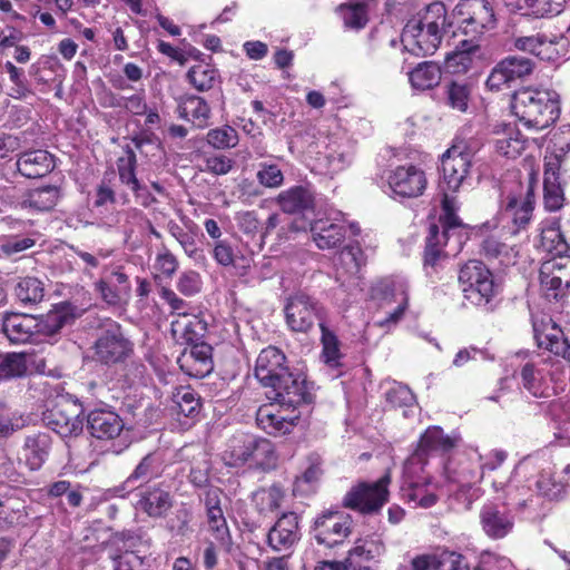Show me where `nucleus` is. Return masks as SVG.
<instances>
[{"label":"nucleus","instance_id":"f257e3e1","mask_svg":"<svg viewBox=\"0 0 570 570\" xmlns=\"http://www.w3.org/2000/svg\"><path fill=\"white\" fill-rule=\"evenodd\" d=\"M90 350L91 358L97 364L106 367L121 366L126 371L124 381L127 385H132L142 379L146 366L132 360L135 344L117 321L107 317L99 322Z\"/></svg>","mask_w":570,"mask_h":570},{"label":"nucleus","instance_id":"f03ea898","mask_svg":"<svg viewBox=\"0 0 570 570\" xmlns=\"http://www.w3.org/2000/svg\"><path fill=\"white\" fill-rule=\"evenodd\" d=\"M538 173L532 170L528 180L523 183L520 177L504 186L500 206V217L503 228L511 236H517L529 228L535 208V186Z\"/></svg>","mask_w":570,"mask_h":570},{"label":"nucleus","instance_id":"7ed1b4c3","mask_svg":"<svg viewBox=\"0 0 570 570\" xmlns=\"http://www.w3.org/2000/svg\"><path fill=\"white\" fill-rule=\"evenodd\" d=\"M222 460L229 468L249 463L263 472L273 471L278 465L275 445L268 439L246 432H237L227 440Z\"/></svg>","mask_w":570,"mask_h":570},{"label":"nucleus","instance_id":"20e7f679","mask_svg":"<svg viewBox=\"0 0 570 570\" xmlns=\"http://www.w3.org/2000/svg\"><path fill=\"white\" fill-rule=\"evenodd\" d=\"M511 110L524 127L542 130L559 118L560 102L554 92L524 88L512 96Z\"/></svg>","mask_w":570,"mask_h":570},{"label":"nucleus","instance_id":"39448f33","mask_svg":"<svg viewBox=\"0 0 570 570\" xmlns=\"http://www.w3.org/2000/svg\"><path fill=\"white\" fill-rule=\"evenodd\" d=\"M464 297L476 306L488 305L500 291L491 269L479 259L468 261L459 271Z\"/></svg>","mask_w":570,"mask_h":570},{"label":"nucleus","instance_id":"423d86ee","mask_svg":"<svg viewBox=\"0 0 570 570\" xmlns=\"http://www.w3.org/2000/svg\"><path fill=\"white\" fill-rule=\"evenodd\" d=\"M391 482L390 469L375 482H358L344 495L343 507L364 515L379 513L389 502Z\"/></svg>","mask_w":570,"mask_h":570},{"label":"nucleus","instance_id":"0eeeda50","mask_svg":"<svg viewBox=\"0 0 570 570\" xmlns=\"http://www.w3.org/2000/svg\"><path fill=\"white\" fill-rule=\"evenodd\" d=\"M461 33L478 42L498 23L493 3L490 0H460L455 7Z\"/></svg>","mask_w":570,"mask_h":570},{"label":"nucleus","instance_id":"6e6552de","mask_svg":"<svg viewBox=\"0 0 570 570\" xmlns=\"http://www.w3.org/2000/svg\"><path fill=\"white\" fill-rule=\"evenodd\" d=\"M83 405L71 394L61 395L45 413L48 428L63 439L77 438L83 431Z\"/></svg>","mask_w":570,"mask_h":570},{"label":"nucleus","instance_id":"1a4fd4ad","mask_svg":"<svg viewBox=\"0 0 570 570\" xmlns=\"http://www.w3.org/2000/svg\"><path fill=\"white\" fill-rule=\"evenodd\" d=\"M539 279L543 297L563 306L570 291V255H558L543 262Z\"/></svg>","mask_w":570,"mask_h":570},{"label":"nucleus","instance_id":"9d476101","mask_svg":"<svg viewBox=\"0 0 570 570\" xmlns=\"http://www.w3.org/2000/svg\"><path fill=\"white\" fill-rule=\"evenodd\" d=\"M285 323L291 332L308 333L315 322L325 323V311L313 296L296 292L292 294L284 306Z\"/></svg>","mask_w":570,"mask_h":570},{"label":"nucleus","instance_id":"9b49d317","mask_svg":"<svg viewBox=\"0 0 570 570\" xmlns=\"http://www.w3.org/2000/svg\"><path fill=\"white\" fill-rule=\"evenodd\" d=\"M268 389L266 396L269 401L278 404L282 409L292 407L293 412L301 405L311 404L314 401L312 384L305 376L293 373L291 370Z\"/></svg>","mask_w":570,"mask_h":570},{"label":"nucleus","instance_id":"f8f14e48","mask_svg":"<svg viewBox=\"0 0 570 570\" xmlns=\"http://www.w3.org/2000/svg\"><path fill=\"white\" fill-rule=\"evenodd\" d=\"M386 183L394 199H415L424 195L428 177L424 169L415 164L399 165L386 174Z\"/></svg>","mask_w":570,"mask_h":570},{"label":"nucleus","instance_id":"ddd939ff","mask_svg":"<svg viewBox=\"0 0 570 570\" xmlns=\"http://www.w3.org/2000/svg\"><path fill=\"white\" fill-rule=\"evenodd\" d=\"M472 166V155L464 144L452 145L442 156V193H458Z\"/></svg>","mask_w":570,"mask_h":570},{"label":"nucleus","instance_id":"4468645a","mask_svg":"<svg viewBox=\"0 0 570 570\" xmlns=\"http://www.w3.org/2000/svg\"><path fill=\"white\" fill-rule=\"evenodd\" d=\"M353 520L342 511H324L314 521L313 537L318 544L333 548L344 542L352 532Z\"/></svg>","mask_w":570,"mask_h":570},{"label":"nucleus","instance_id":"2eb2a0df","mask_svg":"<svg viewBox=\"0 0 570 570\" xmlns=\"http://www.w3.org/2000/svg\"><path fill=\"white\" fill-rule=\"evenodd\" d=\"M533 335L539 348L570 363V342L561 327L549 315L532 317Z\"/></svg>","mask_w":570,"mask_h":570},{"label":"nucleus","instance_id":"dca6fc26","mask_svg":"<svg viewBox=\"0 0 570 570\" xmlns=\"http://www.w3.org/2000/svg\"><path fill=\"white\" fill-rule=\"evenodd\" d=\"M564 38L561 35L540 31L531 36H520L513 39L517 50L531 53L544 61H557L563 56Z\"/></svg>","mask_w":570,"mask_h":570},{"label":"nucleus","instance_id":"f3484780","mask_svg":"<svg viewBox=\"0 0 570 570\" xmlns=\"http://www.w3.org/2000/svg\"><path fill=\"white\" fill-rule=\"evenodd\" d=\"M385 552L380 535L372 533L355 540L344 559L348 570H374Z\"/></svg>","mask_w":570,"mask_h":570},{"label":"nucleus","instance_id":"a211bd4d","mask_svg":"<svg viewBox=\"0 0 570 570\" xmlns=\"http://www.w3.org/2000/svg\"><path fill=\"white\" fill-rule=\"evenodd\" d=\"M301 518L296 512H283L266 534V544L275 552H287L301 540Z\"/></svg>","mask_w":570,"mask_h":570},{"label":"nucleus","instance_id":"6ab92c4d","mask_svg":"<svg viewBox=\"0 0 570 570\" xmlns=\"http://www.w3.org/2000/svg\"><path fill=\"white\" fill-rule=\"evenodd\" d=\"M452 236V233L441 228L439 224H430L423 256L425 268H432L436 272V267L442 259L455 255L460 250L461 240L458 239L454 245H451Z\"/></svg>","mask_w":570,"mask_h":570},{"label":"nucleus","instance_id":"aec40b11","mask_svg":"<svg viewBox=\"0 0 570 570\" xmlns=\"http://www.w3.org/2000/svg\"><path fill=\"white\" fill-rule=\"evenodd\" d=\"M288 371L285 353L274 345H268L256 358L254 375L262 386L268 389L283 379Z\"/></svg>","mask_w":570,"mask_h":570},{"label":"nucleus","instance_id":"412c9836","mask_svg":"<svg viewBox=\"0 0 570 570\" xmlns=\"http://www.w3.org/2000/svg\"><path fill=\"white\" fill-rule=\"evenodd\" d=\"M136 498V509L153 519L166 517L174 504L173 495L164 483L138 487Z\"/></svg>","mask_w":570,"mask_h":570},{"label":"nucleus","instance_id":"4be33fe9","mask_svg":"<svg viewBox=\"0 0 570 570\" xmlns=\"http://www.w3.org/2000/svg\"><path fill=\"white\" fill-rule=\"evenodd\" d=\"M86 428L90 436L99 441H111L120 435L124 420L110 406L97 407L86 415Z\"/></svg>","mask_w":570,"mask_h":570},{"label":"nucleus","instance_id":"5701e85b","mask_svg":"<svg viewBox=\"0 0 570 570\" xmlns=\"http://www.w3.org/2000/svg\"><path fill=\"white\" fill-rule=\"evenodd\" d=\"M213 346L198 342L187 345L177 358L180 370L190 377L203 379L214 370Z\"/></svg>","mask_w":570,"mask_h":570},{"label":"nucleus","instance_id":"b1692460","mask_svg":"<svg viewBox=\"0 0 570 570\" xmlns=\"http://www.w3.org/2000/svg\"><path fill=\"white\" fill-rule=\"evenodd\" d=\"M80 314L70 302H62L53 306L47 314L36 317L37 341L55 338L63 326L75 322Z\"/></svg>","mask_w":570,"mask_h":570},{"label":"nucleus","instance_id":"393cba45","mask_svg":"<svg viewBox=\"0 0 570 570\" xmlns=\"http://www.w3.org/2000/svg\"><path fill=\"white\" fill-rule=\"evenodd\" d=\"M550 373L533 362H527L517 373L519 387L537 399H548L553 395Z\"/></svg>","mask_w":570,"mask_h":570},{"label":"nucleus","instance_id":"a878e982","mask_svg":"<svg viewBox=\"0 0 570 570\" xmlns=\"http://www.w3.org/2000/svg\"><path fill=\"white\" fill-rule=\"evenodd\" d=\"M454 446V440L445 434L442 428L429 426L421 434L411 459L424 464L429 456L449 453Z\"/></svg>","mask_w":570,"mask_h":570},{"label":"nucleus","instance_id":"bb28decb","mask_svg":"<svg viewBox=\"0 0 570 570\" xmlns=\"http://www.w3.org/2000/svg\"><path fill=\"white\" fill-rule=\"evenodd\" d=\"M275 403L263 404L256 412V424L265 433L273 436L289 434L297 425L301 414L284 415L282 410H275Z\"/></svg>","mask_w":570,"mask_h":570},{"label":"nucleus","instance_id":"cd10ccee","mask_svg":"<svg viewBox=\"0 0 570 570\" xmlns=\"http://www.w3.org/2000/svg\"><path fill=\"white\" fill-rule=\"evenodd\" d=\"M442 37V35L424 28L405 24L401 35V41L404 49L416 57H425L433 55L438 50Z\"/></svg>","mask_w":570,"mask_h":570},{"label":"nucleus","instance_id":"c85d7f7f","mask_svg":"<svg viewBox=\"0 0 570 570\" xmlns=\"http://www.w3.org/2000/svg\"><path fill=\"white\" fill-rule=\"evenodd\" d=\"M479 517L483 532L493 540L505 538L514 525L513 517L493 502L483 504Z\"/></svg>","mask_w":570,"mask_h":570},{"label":"nucleus","instance_id":"c756f323","mask_svg":"<svg viewBox=\"0 0 570 570\" xmlns=\"http://www.w3.org/2000/svg\"><path fill=\"white\" fill-rule=\"evenodd\" d=\"M207 330V322L200 314L175 317L170 323L171 336L178 344L191 345L204 342Z\"/></svg>","mask_w":570,"mask_h":570},{"label":"nucleus","instance_id":"7c9ffc66","mask_svg":"<svg viewBox=\"0 0 570 570\" xmlns=\"http://www.w3.org/2000/svg\"><path fill=\"white\" fill-rule=\"evenodd\" d=\"M275 202L286 214H305L315 208V195L309 186H292L281 191Z\"/></svg>","mask_w":570,"mask_h":570},{"label":"nucleus","instance_id":"2f4dec72","mask_svg":"<svg viewBox=\"0 0 570 570\" xmlns=\"http://www.w3.org/2000/svg\"><path fill=\"white\" fill-rule=\"evenodd\" d=\"M36 316L21 313H10L3 317L2 331L13 344H24L37 341Z\"/></svg>","mask_w":570,"mask_h":570},{"label":"nucleus","instance_id":"473e14b6","mask_svg":"<svg viewBox=\"0 0 570 570\" xmlns=\"http://www.w3.org/2000/svg\"><path fill=\"white\" fill-rule=\"evenodd\" d=\"M52 446L51 436L39 432L28 435L22 445L23 458L21 461L30 472L39 471L47 461Z\"/></svg>","mask_w":570,"mask_h":570},{"label":"nucleus","instance_id":"72a5a7b5","mask_svg":"<svg viewBox=\"0 0 570 570\" xmlns=\"http://www.w3.org/2000/svg\"><path fill=\"white\" fill-rule=\"evenodd\" d=\"M494 153L507 159H517L527 148V138L511 125H504L502 130H495L492 139Z\"/></svg>","mask_w":570,"mask_h":570},{"label":"nucleus","instance_id":"f704fd0d","mask_svg":"<svg viewBox=\"0 0 570 570\" xmlns=\"http://www.w3.org/2000/svg\"><path fill=\"white\" fill-rule=\"evenodd\" d=\"M55 168L53 156L43 149L27 150L19 155L18 171L27 178H41Z\"/></svg>","mask_w":570,"mask_h":570},{"label":"nucleus","instance_id":"c9c22d12","mask_svg":"<svg viewBox=\"0 0 570 570\" xmlns=\"http://www.w3.org/2000/svg\"><path fill=\"white\" fill-rule=\"evenodd\" d=\"M405 24H412L416 28H424L429 31L442 35L448 23V11L443 2L433 1L424 7L416 14L407 20Z\"/></svg>","mask_w":570,"mask_h":570},{"label":"nucleus","instance_id":"e433bc0d","mask_svg":"<svg viewBox=\"0 0 570 570\" xmlns=\"http://www.w3.org/2000/svg\"><path fill=\"white\" fill-rule=\"evenodd\" d=\"M313 240L320 249L338 247L346 237V226L330 219H318L311 224Z\"/></svg>","mask_w":570,"mask_h":570},{"label":"nucleus","instance_id":"4c0bfd02","mask_svg":"<svg viewBox=\"0 0 570 570\" xmlns=\"http://www.w3.org/2000/svg\"><path fill=\"white\" fill-rule=\"evenodd\" d=\"M96 289L107 304L119 305L122 298L130 293L128 275L121 269L114 271L109 276L96 283Z\"/></svg>","mask_w":570,"mask_h":570},{"label":"nucleus","instance_id":"58836bf2","mask_svg":"<svg viewBox=\"0 0 570 570\" xmlns=\"http://www.w3.org/2000/svg\"><path fill=\"white\" fill-rule=\"evenodd\" d=\"M177 112L180 118L191 122L197 128H205L210 119V108L207 101L195 95L180 98Z\"/></svg>","mask_w":570,"mask_h":570},{"label":"nucleus","instance_id":"ea45409f","mask_svg":"<svg viewBox=\"0 0 570 570\" xmlns=\"http://www.w3.org/2000/svg\"><path fill=\"white\" fill-rule=\"evenodd\" d=\"M538 248L553 256L568 252L569 245L561 232L559 219L554 218L541 224Z\"/></svg>","mask_w":570,"mask_h":570},{"label":"nucleus","instance_id":"a19ab883","mask_svg":"<svg viewBox=\"0 0 570 570\" xmlns=\"http://www.w3.org/2000/svg\"><path fill=\"white\" fill-rule=\"evenodd\" d=\"M164 472L165 461L163 455L159 452H149L139 461L125 483L127 485L136 482H145L147 484L149 481L160 478Z\"/></svg>","mask_w":570,"mask_h":570},{"label":"nucleus","instance_id":"79ce46f5","mask_svg":"<svg viewBox=\"0 0 570 570\" xmlns=\"http://www.w3.org/2000/svg\"><path fill=\"white\" fill-rule=\"evenodd\" d=\"M173 402L179 420L184 416L194 422L200 414L203 406L200 395L190 386L176 387L173 392Z\"/></svg>","mask_w":570,"mask_h":570},{"label":"nucleus","instance_id":"37998d69","mask_svg":"<svg viewBox=\"0 0 570 570\" xmlns=\"http://www.w3.org/2000/svg\"><path fill=\"white\" fill-rule=\"evenodd\" d=\"M374 297L386 301L387 303L397 302L396 308L380 322L381 326L389 327L395 325L404 317L405 311L409 307V295L406 291H401L396 294L391 284H381L375 288Z\"/></svg>","mask_w":570,"mask_h":570},{"label":"nucleus","instance_id":"c03bdc74","mask_svg":"<svg viewBox=\"0 0 570 570\" xmlns=\"http://www.w3.org/2000/svg\"><path fill=\"white\" fill-rule=\"evenodd\" d=\"M479 48L478 42H470V39L463 40L456 50L446 55V71L454 75L466 73L473 66L474 55Z\"/></svg>","mask_w":570,"mask_h":570},{"label":"nucleus","instance_id":"a18cd8bd","mask_svg":"<svg viewBox=\"0 0 570 570\" xmlns=\"http://www.w3.org/2000/svg\"><path fill=\"white\" fill-rule=\"evenodd\" d=\"M442 77L441 68L434 61L420 62L409 72L411 86L416 90H430L436 87Z\"/></svg>","mask_w":570,"mask_h":570},{"label":"nucleus","instance_id":"49530a36","mask_svg":"<svg viewBox=\"0 0 570 570\" xmlns=\"http://www.w3.org/2000/svg\"><path fill=\"white\" fill-rule=\"evenodd\" d=\"M117 171L122 184L127 185L136 197L141 195L145 186H141L136 176L137 157L130 146L124 148V154L117 159Z\"/></svg>","mask_w":570,"mask_h":570},{"label":"nucleus","instance_id":"de8ad7c7","mask_svg":"<svg viewBox=\"0 0 570 570\" xmlns=\"http://www.w3.org/2000/svg\"><path fill=\"white\" fill-rule=\"evenodd\" d=\"M480 254L491 264L508 266L513 263V248L497 236L489 235L480 245Z\"/></svg>","mask_w":570,"mask_h":570},{"label":"nucleus","instance_id":"09e8293b","mask_svg":"<svg viewBox=\"0 0 570 570\" xmlns=\"http://www.w3.org/2000/svg\"><path fill=\"white\" fill-rule=\"evenodd\" d=\"M321 330V358L325 365L331 368H340L343 366L342 360L344 357L341 352V342L337 335L330 330L325 323H320Z\"/></svg>","mask_w":570,"mask_h":570},{"label":"nucleus","instance_id":"8fccbe9b","mask_svg":"<svg viewBox=\"0 0 570 570\" xmlns=\"http://www.w3.org/2000/svg\"><path fill=\"white\" fill-rule=\"evenodd\" d=\"M186 78L197 91H208L220 82L218 70L205 62H199L189 68Z\"/></svg>","mask_w":570,"mask_h":570},{"label":"nucleus","instance_id":"3c124183","mask_svg":"<svg viewBox=\"0 0 570 570\" xmlns=\"http://www.w3.org/2000/svg\"><path fill=\"white\" fill-rule=\"evenodd\" d=\"M28 374V354L0 353V382L24 377Z\"/></svg>","mask_w":570,"mask_h":570},{"label":"nucleus","instance_id":"603ef678","mask_svg":"<svg viewBox=\"0 0 570 570\" xmlns=\"http://www.w3.org/2000/svg\"><path fill=\"white\" fill-rule=\"evenodd\" d=\"M306 464L307 465L304 469V471L302 472V474L297 475L294 480L293 493L295 495L297 493H302V492L306 491L304 485L312 487V485L316 484L321 480V478L324 473V469H323L324 461H323V458L318 453H316V452L309 453L306 456Z\"/></svg>","mask_w":570,"mask_h":570},{"label":"nucleus","instance_id":"864d4df0","mask_svg":"<svg viewBox=\"0 0 570 570\" xmlns=\"http://www.w3.org/2000/svg\"><path fill=\"white\" fill-rule=\"evenodd\" d=\"M59 59L53 55H43L29 68V76L38 86H50L61 69Z\"/></svg>","mask_w":570,"mask_h":570},{"label":"nucleus","instance_id":"5fc2aeb1","mask_svg":"<svg viewBox=\"0 0 570 570\" xmlns=\"http://www.w3.org/2000/svg\"><path fill=\"white\" fill-rule=\"evenodd\" d=\"M566 0H518V9L533 18H550L562 12Z\"/></svg>","mask_w":570,"mask_h":570},{"label":"nucleus","instance_id":"6e6d98bb","mask_svg":"<svg viewBox=\"0 0 570 570\" xmlns=\"http://www.w3.org/2000/svg\"><path fill=\"white\" fill-rule=\"evenodd\" d=\"M471 97V87L465 82L451 80L444 85V101L450 108L465 112Z\"/></svg>","mask_w":570,"mask_h":570},{"label":"nucleus","instance_id":"4d7b16f0","mask_svg":"<svg viewBox=\"0 0 570 570\" xmlns=\"http://www.w3.org/2000/svg\"><path fill=\"white\" fill-rule=\"evenodd\" d=\"M429 484L426 482H409L402 489V498L405 502L412 503L413 507L430 508L438 501L434 493L428 491Z\"/></svg>","mask_w":570,"mask_h":570},{"label":"nucleus","instance_id":"13d9d810","mask_svg":"<svg viewBox=\"0 0 570 570\" xmlns=\"http://www.w3.org/2000/svg\"><path fill=\"white\" fill-rule=\"evenodd\" d=\"M285 490L279 483L261 489L255 493L254 500L261 513L277 511L285 499Z\"/></svg>","mask_w":570,"mask_h":570},{"label":"nucleus","instance_id":"bf43d9fd","mask_svg":"<svg viewBox=\"0 0 570 570\" xmlns=\"http://www.w3.org/2000/svg\"><path fill=\"white\" fill-rule=\"evenodd\" d=\"M206 517L209 532L219 547L229 552L232 550L233 539L223 509L212 511V513H207Z\"/></svg>","mask_w":570,"mask_h":570},{"label":"nucleus","instance_id":"052dcab7","mask_svg":"<svg viewBox=\"0 0 570 570\" xmlns=\"http://www.w3.org/2000/svg\"><path fill=\"white\" fill-rule=\"evenodd\" d=\"M14 294L23 304L40 303L45 297L43 283L37 277H22L14 287Z\"/></svg>","mask_w":570,"mask_h":570},{"label":"nucleus","instance_id":"680f3d73","mask_svg":"<svg viewBox=\"0 0 570 570\" xmlns=\"http://www.w3.org/2000/svg\"><path fill=\"white\" fill-rule=\"evenodd\" d=\"M441 209L442 213L439 216L436 224H439L441 228L454 235L456 229L464 226L461 218L456 214V198L451 196L450 193H442Z\"/></svg>","mask_w":570,"mask_h":570},{"label":"nucleus","instance_id":"e2e57ef3","mask_svg":"<svg viewBox=\"0 0 570 570\" xmlns=\"http://www.w3.org/2000/svg\"><path fill=\"white\" fill-rule=\"evenodd\" d=\"M59 199V189L55 186H45L31 190L28 195L27 203L29 207L39 210H51Z\"/></svg>","mask_w":570,"mask_h":570},{"label":"nucleus","instance_id":"0e129e2a","mask_svg":"<svg viewBox=\"0 0 570 570\" xmlns=\"http://www.w3.org/2000/svg\"><path fill=\"white\" fill-rule=\"evenodd\" d=\"M153 268L155 278L171 279L179 268V261L165 245L156 254Z\"/></svg>","mask_w":570,"mask_h":570},{"label":"nucleus","instance_id":"69168bd1","mask_svg":"<svg viewBox=\"0 0 570 570\" xmlns=\"http://www.w3.org/2000/svg\"><path fill=\"white\" fill-rule=\"evenodd\" d=\"M239 140L237 130L229 126L224 125L209 129L206 135V141L215 149H230L237 146Z\"/></svg>","mask_w":570,"mask_h":570},{"label":"nucleus","instance_id":"338daca9","mask_svg":"<svg viewBox=\"0 0 570 570\" xmlns=\"http://www.w3.org/2000/svg\"><path fill=\"white\" fill-rule=\"evenodd\" d=\"M4 70L9 75V79L12 83L9 94L10 97L21 100L33 95L22 68H18L13 62L7 61L4 63Z\"/></svg>","mask_w":570,"mask_h":570},{"label":"nucleus","instance_id":"774afa93","mask_svg":"<svg viewBox=\"0 0 570 570\" xmlns=\"http://www.w3.org/2000/svg\"><path fill=\"white\" fill-rule=\"evenodd\" d=\"M500 63L512 83L531 75L534 69V62L525 57L510 56L502 59Z\"/></svg>","mask_w":570,"mask_h":570}]
</instances>
